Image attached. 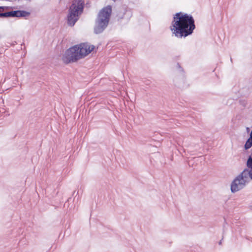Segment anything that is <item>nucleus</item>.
Instances as JSON below:
<instances>
[{"instance_id":"1","label":"nucleus","mask_w":252,"mask_h":252,"mask_svg":"<svg viewBox=\"0 0 252 252\" xmlns=\"http://www.w3.org/2000/svg\"><path fill=\"white\" fill-rule=\"evenodd\" d=\"M173 35L178 38L190 35L195 29V21L190 14L179 12L173 15L170 26Z\"/></svg>"},{"instance_id":"2","label":"nucleus","mask_w":252,"mask_h":252,"mask_svg":"<svg viewBox=\"0 0 252 252\" xmlns=\"http://www.w3.org/2000/svg\"><path fill=\"white\" fill-rule=\"evenodd\" d=\"M95 48L88 42L81 43L74 45L67 49L63 55L62 59L65 64L74 63L89 55Z\"/></svg>"},{"instance_id":"3","label":"nucleus","mask_w":252,"mask_h":252,"mask_svg":"<svg viewBox=\"0 0 252 252\" xmlns=\"http://www.w3.org/2000/svg\"><path fill=\"white\" fill-rule=\"evenodd\" d=\"M112 13V6L108 5L102 8L98 12L95 20L94 32L95 34L102 33L107 28Z\"/></svg>"},{"instance_id":"4","label":"nucleus","mask_w":252,"mask_h":252,"mask_svg":"<svg viewBox=\"0 0 252 252\" xmlns=\"http://www.w3.org/2000/svg\"><path fill=\"white\" fill-rule=\"evenodd\" d=\"M84 0H75L69 9L67 16V24L72 27L78 20V15L82 14L84 8Z\"/></svg>"},{"instance_id":"5","label":"nucleus","mask_w":252,"mask_h":252,"mask_svg":"<svg viewBox=\"0 0 252 252\" xmlns=\"http://www.w3.org/2000/svg\"><path fill=\"white\" fill-rule=\"evenodd\" d=\"M132 16L131 11L126 9L119 10L115 17V20L120 25H124L128 23Z\"/></svg>"},{"instance_id":"6","label":"nucleus","mask_w":252,"mask_h":252,"mask_svg":"<svg viewBox=\"0 0 252 252\" xmlns=\"http://www.w3.org/2000/svg\"><path fill=\"white\" fill-rule=\"evenodd\" d=\"M246 183L240 178L237 176L231 184L230 189L232 193H235L242 189H243L246 186Z\"/></svg>"},{"instance_id":"7","label":"nucleus","mask_w":252,"mask_h":252,"mask_svg":"<svg viewBox=\"0 0 252 252\" xmlns=\"http://www.w3.org/2000/svg\"><path fill=\"white\" fill-rule=\"evenodd\" d=\"M31 13L30 12L21 10H12L10 11H8L5 13L0 14L1 16L4 17H11L17 18L24 17L26 18L27 17H29Z\"/></svg>"},{"instance_id":"8","label":"nucleus","mask_w":252,"mask_h":252,"mask_svg":"<svg viewBox=\"0 0 252 252\" xmlns=\"http://www.w3.org/2000/svg\"><path fill=\"white\" fill-rule=\"evenodd\" d=\"M238 176L247 183L248 182L249 177L252 179V170L246 168Z\"/></svg>"},{"instance_id":"9","label":"nucleus","mask_w":252,"mask_h":252,"mask_svg":"<svg viewBox=\"0 0 252 252\" xmlns=\"http://www.w3.org/2000/svg\"><path fill=\"white\" fill-rule=\"evenodd\" d=\"M246 164H247V166L249 168H250L251 170H252V156H249L247 161Z\"/></svg>"},{"instance_id":"10","label":"nucleus","mask_w":252,"mask_h":252,"mask_svg":"<svg viewBox=\"0 0 252 252\" xmlns=\"http://www.w3.org/2000/svg\"><path fill=\"white\" fill-rule=\"evenodd\" d=\"M177 68L180 69L181 72H184V69H183V68L181 67V66L180 65V64L179 63H178L177 64Z\"/></svg>"},{"instance_id":"11","label":"nucleus","mask_w":252,"mask_h":252,"mask_svg":"<svg viewBox=\"0 0 252 252\" xmlns=\"http://www.w3.org/2000/svg\"><path fill=\"white\" fill-rule=\"evenodd\" d=\"M246 131H247V133L250 132V128L249 127H246Z\"/></svg>"},{"instance_id":"12","label":"nucleus","mask_w":252,"mask_h":252,"mask_svg":"<svg viewBox=\"0 0 252 252\" xmlns=\"http://www.w3.org/2000/svg\"><path fill=\"white\" fill-rule=\"evenodd\" d=\"M219 245H220L221 244V240H220L219 243Z\"/></svg>"},{"instance_id":"13","label":"nucleus","mask_w":252,"mask_h":252,"mask_svg":"<svg viewBox=\"0 0 252 252\" xmlns=\"http://www.w3.org/2000/svg\"><path fill=\"white\" fill-rule=\"evenodd\" d=\"M75 191H74L73 193V195L75 193Z\"/></svg>"},{"instance_id":"14","label":"nucleus","mask_w":252,"mask_h":252,"mask_svg":"<svg viewBox=\"0 0 252 252\" xmlns=\"http://www.w3.org/2000/svg\"><path fill=\"white\" fill-rule=\"evenodd\" d=\"M251 207H252V206H251Z\"/></svg>"}]
</instances>
